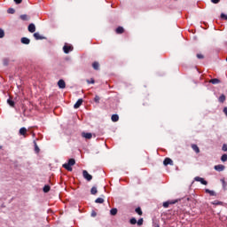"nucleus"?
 Here are the masks:
<instances>
[{
  "label": "nucleus",
  "instance_id": "nucleus-25",
  "mask_svg": "<svg viewBox=\"0 0 227 227\" xmlns=\"http://www.w3.org/2000/svg\"><path fill=\"white\" fill-rule=\"evenodd\" d=\"M49 191H51V186L45 185V186L43 187V192H49Z\"/></svg>",
  "mask_w": 227,
  "mask_h": 227
},
{
  "label": "nucleus",
  "instance_id": "nucleus-6",
  "mask_svg": "<svg viewBox=\"0 0 227 227\" xmlns=\"http://www.w3.org/2000/svg\"><path fill=\"white\" fill-rule=\"evenodd\" d=\"M58 86L60 90H65V88H67V83L63 80H59L58 82Z\"/></svg>",
  "mask_w": 227,
  "mask_h": 227
},
{
  "label": "nucleus",
  "instance_id": "nucleus-37",
  "mask_svg": "<svg viewBox=\"0 0 227 227\" xmlns=\"http://www.w3.org/2000/svg\"><path fill=\"white\" fill-rule=\"evenodd\" d=\"M221 19H223V20H227V15L224 13L221 14Z\"/></svg>",
  "mask_w": 227,
  "mask_h": 227
},
{
  "label": "nucleus",
  "instance_id": "nucleus-39",
  "mask_svg": "<svg viewBox=\"0 0 227 227\" xmlns=\"http://www.w3.org/2000/svg\"><path fill=\"white\" fill-rule=\"evenodd\" d=\"M223 152H227V145L223 144L222 147Z\"/></svg>",
  "mask_w": 227,
  "mask_h": 227
},
{
  "label": "nucleus",
  "instance_id": "nucleus-5",
  "mask_svg": "<svg viewBox=\"0 0 227 227\" xmlns=\"http://www.w3.org/2000/svg\"><path fill=\"white\" fill-rule=\"evenodd\" d=\"M195 182H200V184H202V185H207L208 182L205 181L204 178L200 177V176H196L194 178Z\"/></svg>",
  "mask_w": 227,
  "mask_h": 227
},
{
  "label": "nucleus",
  "instance_id": "nucleus-23",
  "mask_svg": "<svg viewBox=\"0 0 227 227\" xmlns=\"http://www.w3.org/2000/svg\"><path fill=\"white\" fill-rule=\"evenodd\" d=\"M7 104H9V106H11V107H14L15 106V102H13V100H12V99H8L7 100Z\"/></svg>",
  "mask_w": 227,
  "mask_h": 227
},
{
  "label": "nucleus",
  "instance_id": "nucleus-12",
  "mask_svg": "<svg viewBox=\"0 0 227 227\" xmlns=\"http://www.w3.org/2000/svg\"><path fill=\"white\" fill-rule=\"evenodd\" d=\"M224 168H225L224 165H221V164H220V165L215 166V171H219V172L224 171Z\"/></svg>",
  "mask_w": 227,
  "mask_h": 227
},
{
  "label": "nucleus",
  "instance_id": "nucleus-8",
  "mask_svg": "<svg viewBox=\"0 0 227 227\" xmlns=\"http://www.w3.org/2000/svg\"><path fill=\"white\" fill-rule=\"evenodd\" d=\"M82 102H83L82 98L78 99L77 102L74 104V108L79 109L81 106H82Z\"/></svg>",
  "mask_w": 227,
  "mask_h": 227
},
{
  "label": "nucleus",
  "instance_id": "nucleus-40",
  "mask_svg": "<svg viewBox=\"0 0 227 227\" xmlns=\"http://www.w3.org/2000/svg\"><path fill=\"white\" fill-rule=\"evenodd\" d=\"M221 0H211V2L214 4H217L220 3Z\"/></svg>",
  "mask_w": 227,
  "mask_h": 227
},
{
  "label": "nucleus",
  "instance_id": "nucleus-22",
  "mask_svg": "<svg viewBox=\"0 0 227 227\" xmlns=\"http://www.w3.org/2000/svg\"><path fill=\"white\" fill-rule=\"evenodd\" d=\"M135 212L138 214V215H143V210H141V207H137Z\"/></svg>",
  "mask_w": 227,
  "mask_h": 227
},
{
  "label": "nucleus",
  "instance_id": "nucleus-14",
  "mask_svg": "<svg viewBox=\"0 0 227 227\" xmlns=\"http://www.w3.org/2000/svg\"><path fill=\"white\" fill-rule=\"evenodd\" d=\"M30 42L31 41L27 37L21 38V43H24L25 45H29Z\"/></svg>",
  "mask_w": 227,
  "mask_h": 227
},
{
  "label": "nucleus",
  "instance_id": "nucleus-7",
  "mask_svg": "<svg viewBox=\"0 0 227 227\" xmlns=\"http://www.w3.org/2000/svg\"><path fill=\"white\" fill-rule=\"evenodd\" d=\"M164 166H173V160L166 158L163 161Z\"/></svg>",
  "mask_w": 227,
  "mask_h": 227
},
{
  "label": "nucleus",
  "instance_id": "nucleus-32",
  "mask_svg": "<svg viewBox=\"0 0 227 227\" xmlns=\"http://www.w3.org/2000/svg\"><path fill=\"white\" fill-rule=\"evenodd\" d=\"M35 143V151L36 152V153H38L40 152V148L38 147V145H36V142Z\"/></svg>",
  "mask_w": 227,
  "mask_h": 227
},
{
  "label": "nucleus",
  "instance_id": "nucleus-42",
  "mask_svg": "<svg viewBox=\"0 0 227 227\" xmlns=\"http://www.w3.org/2000/svg\"><path fill=\"white\" fill-rule=\"evenodd\" d=\"M223 113L227 116V107L223 108Z\"/></svg>",
  "mask_w": 227,
  "mask_h": 227
},
{
  "label": "nucleus",
  "instance_id": "nucleus-44",
  "mask_svg": "<svg viewBox=\"0 0 227 227\" xmlns=\"http://www.w3.org/2000/svg\"><path fill=\"white\" fill-rule=\"evenodd\" d=\"M4 65H8V59H4Z\"/></svg>",
  "mask_w": 227,
  "mask_h": 227
},
{
  "label": "nucleus",
  "instance_id": "nucleus-38",
  "mask_svg": "<svg viewBox=\"0 0 227 227\" xmlns=\"http://www.w3.org/2000/svg\"><path fill=\"white\" fill-rule=\"evenodd\" d=\"M197 58H198V59H203L204 56L201 53H198Z\"/></svg>",
  "mask_w": 227,
  "mask_h": 227
},
{
  "label": "nucleus",
  "instance_id": "nucleus-28",
  "mask_svg": "<svg viewBox=\"0 0 227 227\" xmlns=\"http://www.w3.org/2000/svg\"><path fill=\"white\" fill-rule=\"evenodd\" d=\"M94 102H96V104H99L100 103V97L95 96Z\"/></svg>",
  "mask_w": 227,
  "mask_h": 227
},
{
  "label": "nucleus",
  "instance_id": "nucleus-30",
  "mask_svg": "<svg viewBox=\"0 0 227 227\" xmlns=\"http://www.w3.org/2000/svg\"><path fill=\"white\" fill-rule=\"evenodd\" d=\"M129 223H130V224H137V220H136V218H131L129 220Z\"/></svg>",
  "mask_w": 227,
  "mask_h": 227
},
{
  "label": "nucleus",
  "instance_id": "nucleus-1",
  "mask_svg": "<svg viewBox=\"0 0 227 227\" xmlns=\"http://www.w3.org/2000/svg\"><path fill=\"white\" fill-rule=\"evenodd\" d=\"M72 166H75L74 159H69L67 163L63 164V168H65V169L67 171H72Z\"/></svg>",
  "mask_w": 227,
  "mask_h": 227
},
{
  "label": "nucleus",
  "instance_id": "nucleus-2",
  "mask_svg": "<svg viewBox=\"0 0 227 227\" xmlns=\"http://www.w3.org/2000/svg\"><path fill=\"white\" fill-rule=\"evenodd\" d=\"M82 175L83 178H85L87 182H91V180H93V176L90 175V173H88L86 170L82 171Z\"/></svg>",
  "mask_w": 227,
  "mask_h": 227
},
{
  "label": "nucleus",
  "instance_id": "nucleus-45",
  "mask_svg": "<svg viewBox=\"0 0 227 227\" xmlns=\"http://www.w3.org/2000/svg\"><path fill=\"white\" fill-rule=\"evenodd\" d=\"M154 227H160V226H159V224H156Z\"/></svg>",
  "mask_w": 227,
  "mask_h": 227
},
{
  "label": "nucleus",
  "instance_id": "nucleus-36",
  "mask_svg": "<svg viewBox=\"0 0 227 227\" xmlns=\"http://www.w3.org/2000/svg\"><path fill=\"white\" fill-rule=\"evenodd\" d=\"M21 20H27V15L23 14L20 16Z\"/></svg>",
  "mask_w": 227,
  "mask_h": 227
},
{
  "label": "nucleus",
  "instance_id": "nucleus-20",
  "mask_svg": "<svg viewBox=\"0 0 227 227\" xmlns=\"http://www.w3.org/2000/svg\"><path fill=\"white\" fill-rule=\"evenodd\" d=\"M92 67L94 70H98L100 64H98V62H93Z\"/></svg>",
  "mask_w": 227,
  "mask_h": 227
},
{
  "label": "nucleus",
  "instance_id": "nucleus-15",
  "mask_svg": "<svg viewBox=\"0 0 227 227\" xmlns=\"http://www.w3.org/2000/svg\"><path fill=\"white\" fill-rule=\"evenodd\" d=\"M34 38H35L36 40H43V38L45 37L42 36L40 33L37 32L34 34Z\"/></svg>",
  "mask_w": 227,
  "mask_h": 227
},
{
  "label": "nucleus",
  "instance_id": "nucleus-3",
  "mask_svg": "<svg viewBox=\"0 0 227 227\" xmlns=\"http://www.w3.org/2000/svg\"><path fill=\"white\" fill-rule=\"evenodd\" d=\"M63 51L65 54H68V52H71V51H74V47L72 45L65 44L63 47Z\"/></svg>",
  "mask_w": 227,
  "mask_h": 227
},
{
  "label": "nucleus",
  "instance_id": "nucleus-35",
  "mask_svg": "<svg viewBox=\"0 0 227 227\" xmlns=\"http://www.w3.org/2000/svg\"><path fill=\"white\" fill-rule=\"evenodd\" d=\"M88 84H95V80L91 78L90 80H87Z\"/></svg>",
  "mask_w": 227,
  "mask_h": 227
},
{
  "label": "nucleus",
  "instance_id": "nucleus-24",
  "mask_svg": "<svg viewBox=\"0 0 227 227\" xmlns=\"http://www.w3.org/2000/svg\"><path fill=\"white\" fill-rule=\"evenodd\" d=\"M224 100H226V96H224L223 94V95H221L220 97H219V102H224Z\"/></svg>",
  "mask_w": 227,
  "mask_h": 227
},
{
  "label": "nucleus",
  "instance_id": "nucleus-41",
  "mask_svg": "<svg viewBox=\"0 0 227 227\" xmlns=\"http://www.w3.org/2000/svg\"><path fill=\"white\" fill-rule=\"evenodd\" d=\"M14 2L16 3V4H20V3H22V0H14Z\"/></svg>",
  "mask_w": 227,
  "mask_h": 227
},
{
  "label": "nucleus",
  "instance_id": "nucleus-31",
  "mask_svg": "<svg viewBox=\"0 0 227 227\" xmlns=\"http://www.w3.org/2000/svg\"><path fill=\"white\" fill-rule=\"evenodd\" d=\"M143 223H144L143 218L138 219V221L137 222L138 226H143Z\"/></svg>",
  "mask_w": 227,
  "mask_h": 227
},
{
  "label": "nucleus",
  "instance_id": "nucleus-13",
  "mask_svg": "<svg viewBox=\"0 0 227 227\" xmlns=\"http://www.w3.org/2000/svg\"><path fill=\"white\" fill-rule=\"evenodd\" d=\"M125 29L122 27H118L115 30V33L117 35H122V33H124Z\"/></svg>",
  "mask_w": 227,
  "mask_h": 227
},
{
  "label": "nucleus",
  "instance_id": "nucleus-4",
  "mask_svg": "<svg viewBox=\"0 0 227 227\" xmlns=\"http://www.w3.org/2000/svg\"><path fill=\"white\" fill-rule=\"evenodd\" d=\"M178 200H168L163 203L164 208H168L170 205H175V203H177Z\"/></svg>",
  "mask_w": 227,
  "mask_h": 227
},
{
  "label": "nucleus",
  "instance_id": "nucleus-29",
  "mask_svg": "<svg viewBox=\"0 0 227 227\" xmlns=\"http://www.w3.org/2000/svg\"><path fill=\"white\" fill-rule=\"evenodd\" d=\"M227 160V154H223L222 157H221V161L222 162H226Z\"/></svg>",
  "mask_w": 227,
  "mask_h": 227
},
{
  "label": "nucleus",
  "instance_id": "nucleus-27",
  "mask_svg": "<svg viewBox=\"0 0 227 227\" xmlns=\"http://www.w3.org/2000/svg\"><path fill=\"white\" fill-rule=\"evenodd\" d=\"M8 13H10L11 15H13V13H15V9L13 8H9L7 11Z\"/></svg>",
  "mask_w": 227,
  "mask_h": 227
},
{
  "label": "nucleus",
  "instance_id": "nucleus-11",
  "mask_svg": "<svg viewBox=\"0 0 227 227\" xmlns=\"http://www.w3.org/2000/svg\"><path fill=\"white\" fill-rule=\"evenodd\" d=\"M27 134V129L21 128L20 129V136H23L24 137H26Z\"/></svg>",
  "mask_w": 227,
  "mask_h": 227
},
{
  "label": "nucleus",
  "instance_id": "nucleus-17",
  "mask_svg": "<svg viewBox=\"0 0 227 227\" xmlns=\"http://www.w3.org/2000/svg\"><path fill=\"white\" fill-rule=\"evenodd\" d=\"M209 82H211V84H219V82H221V81L217 78H214V79H211L209 81Z\"/></svg>",
  "mask_w": 227,
  "mask_h": 227
},
{
  "label": "nucleus",
  "instance_id": "nucleus-18",
  "mask_svg": "<svg viewBox=\"0 0 227 227\" xmlns=\"http://www.w3.org/2000/svg\"><path fill=\"white\" fill-rule=\"evenodd\" d=\"M112 121H118V120H120V116H118V114H113L112 118H111Z\"/></svg>",
  "mask_w": 227,
  "mask_h": 227
},
{
  "label": "nucleus",
  "instance_id": "nucleus-16",
  "mask_svg": "<svg viewBox=\"0 0 227 227\" xmlns=\"http://www.w3.org/2000/svg\"><path fill=\"white\" fill-rule=\"evenodd\" d=\"M192 150H193L196 153H200V147H198L197 145H195V144L192 145Z\"/></svg>",
  "mask_w": 227,
  "mask_h": 227
},
{
  "label": "nucleus",
  "instance_id": "nucleus-33",
  "mask_svg": "<svg viewBox=\"0 0 227 227\" xmlns=\"http://www.w3.org/2000/svg\"><path fill=\"white\" fill-rule=\"evenodd\" d=\"M95 203H104V199H102V198H98V199L95 200Z\"/></svg>",
  "mask_w": 227,
  "mask_h": 227
},
{
  "label": "nucleus",
  "instance_id": "nucleus-9",
  "mask_svg": "<svg viewBox=\"0 0 227 227\" xmlns=\"http://www.w3.org/2000/svg\"><path fill=\"white\" fill-rule=\"evenodd\" d=\"M82 137H84L85 139H91L93 137V135L91 133H82Z\"/></svg>",
  "mask_w": 227,
  "mask_h": 227
},
{
  "label": "nucleus",
  "instance_id": "nucleus-34",
  "mask_svg": "<svg viewBox=\"0 0 227 227\" xmlns=\"http://www.w3.org/2000/svg\"><path fill=\"white\" fill-rule=\"evenodd\" d=\"M0 38H4V30L0 28Z\"/></svg>",
  "mask_w": 227,
  "mask_h": 227
},
{
  "label": "nucleus",
  "instance_id": "nucleus-10",
  "mask_svg": "<svg viewBox=\"0 0 227 227\" xmlns=\"http://www.w3.org/2000/svg\"><path fill=\"white\" fill-rule=\"evenodd\" d=\"M28 31L29 33H35V31H36V27L35 24L31 23L28 25Z\"/></svg>",
  "mask_w": 227,
  "mask_h": 227
},
{
  "label": "nucleus",
  "instance_id": "nucleus-19",
  "mask_svg": "<svg viewBox=\"0 0 227 227\" xmlns=\"http://www.w3.org/2000/svg\"><path fill=\"white\" fill-rule=\"evenodd\" d=\"M205 192H207V194H209L211 196H215V192L209 190V189H206Z\"/></svg>",
  "mask_w": 227,
  "mask_h": 227
},
{
  "label": "nucleus",
  "instance_id": "nucleus-26",
  "mask_svg": "<svg viewBox=\"0 0 227 227\" xmlns=\"http://www.w3.org/2000/svg\"><path fill=\"white\" fill-rule=\"evenodd\" d=\"M90 192H91V194H97V192H98L97 187L93 186L90 190Z\"/></svg>",
  "mask_w": 227,
  "mask_h": 227
},
{
  "label": "nucleus",
  "instance_id": "nucleus-43",
  "mask_svg": "<svg viewBox=\"0 0 227 227\" xmlns=\"http://www.w3.org/2000/svg\"><path fill=\"white\" fill-rule=\"evenodd\" d=\"M91 216H92V217H96V216H97V213L92 212V213H91Z\"/></svg>",
  "mask_w": 227,
  "mask_h": 227
},
{
  "label": "nucleus",
  "instance_id": "nucleus-21",
  "mask_svg": "<svg viewBox=\"0 0 227 227\" xmlns=\"http://www.w3.org/2000/svg\"><path fill=\"white\" fill-rule=\"evenodd\" d=\"M110 214H111V215H116V214H118V209L117 208H112L110 210Z\"/></svg>",
  "mask_w": 227,
  "mask_h": 227
}]
</instances>
